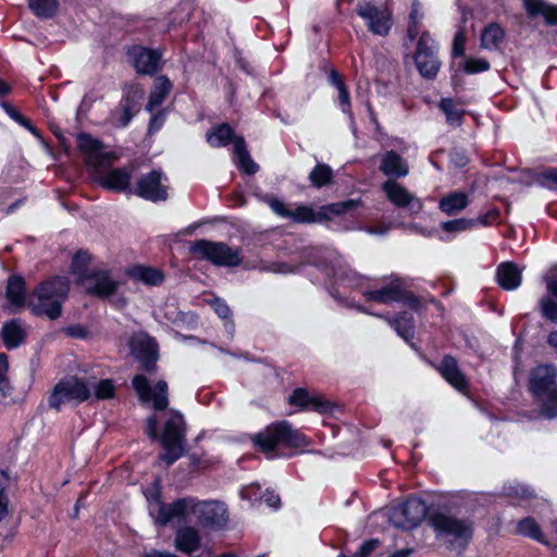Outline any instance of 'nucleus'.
<instances>
[{
	"label": "nucleus",
	"mask_w": 557,
	"mask_h": 557,
	"mask_svg": "<svg viewBox=\"0 0 557 557\" xmlns=\"http://www.w3.org/2000/svg\"><path fill=\"white\" fill-rule=\"evenodd\" d=\"M145 431L150 438L159 440L164 453L160 460L168 466L180 459L185 451V422L183 416L177 411H169L162 433L158 434V418L156 414L147 418Z\"/></svg>",
	"instance_id": "f257e3e1"
},
{
	"label": "nucleus",
	"mask_w": 557,
	"mask_h": 557,
	"mask_svg": "<svg viewBox=\"0 0 557 557\" xmlns=\"http://www.w3.org/2000/svg\"><path fill=\"white\" fill-rule=\"evenodd\" d=\"M69 293V282L64 277H55L40 284L29 296L28 305L33 312L46 315L51 320L61 314V304Z\"/></svg>",
	"instance_id": "f03ea898"
},
{
	"label": "nucleus",
	"mask_w": 557,
	"mask_h": 557,
	"mask_svg": "<svg viewBox=\"0 0 557 557\" xmlns=\"http://www.w3.org/2000/svg\"><path fill=\"white\" fill-rule=\"evenodd\" d=\"M557 371L552 366L536 367L530 377V389L541 401V411L547 418L557 417Z\"/></svg>",
	"instance_id": "7ed1b4c3"
},
{
	"label": "nucleus",
	"mask_w": 557,
	"mask_h": 557,
	"mask_svg": "<svg viewBox=\"0 0 557 557\" xmlns=\"http://www.w3.org/2000/svg\"><path fill=\"white\" fill-rule=\"evenodd\" d=\"M253 443L264 454L273 453L280 445L294 448L307 445L306 437L286 421L270 424L253 437Z\"/></svg>",
	"instance_id": "20e7f679"
},
{
	"label": "nucleus",
	"mask_w": 557,
	"mask_h": 557,
	"mask_svg": "<svg viewBox=\"0 0 557 557\" xmlns=\"http://www.w3.org/2000/svg\"><path fill=\"white\" fill-rule=\"evenodd\" d=\"M430 523L438 539L465 544L472 537V524L467 520L445 513H435L431 517Z\"/></svg>",
	"instance_id": "39448f33"
},
{
	"label": "nucleus",
	"mask_w": 557,
	"mask_h": 557,
	"mask_svg": "<svg viewBox=\"0 0 557 557\" xmlns=\"http://www.w3.org/2000/svg\"><path fill=\"white\" fill-rule=\"evenodd\" d=\"M190 251L216 265L236 267L242 261L239 251L223 243H213L206 239L197 240L191 245Z\"/></svg>",
	"instance_id": "423d86ee"
},
{
	"label": "nucleus",
	"mask_w": 557,
	"mask_h": 557,
	"mask_svg": "<svg viewBox=\"0 0 557 557\" xmlns=\"http://www.w3.org/2000/svg\"><path fill=\"white\" fill-rule=\"evenodd\" d=\"M428 507L419 498H409L394 506L389 511V522L399 529L411 530L418 527L425 518Z\"/></svg>",
	"instance_id": "0eeeda50"
},
{
	"label": "nucleus",
	"mask_w": 557,
	"mask_h": 557,
	"mask_svg": "<svg viewBox=\"0 0 557 557\" xmlns=\"http://www.w3.org/2000/svg\"><path fill=\"white\" fill-rule=\"evenodd\" d=\"M91 396L87 383L77 377H70L59 382L50 396L49 404L55 409L64 404L76 401L82 403Z\"/></svg>",
	"instance_id": "6e6552de"
},
{
	"label": "nucleus",
	"mask_w": 557,
	"mask_h": 557,
	"mask_svg": "<svg viewBox=\"0 0 557 557\" xmlns=\"http://www.w3.org/2000/svg\"><path fill=\"white\" fill-rule=\"evenodd\" d=\"M132 383L141 404L151 406L157 411L164 410L168 407V384L165 381H159L154 386H151L144 375H136Z\"/></svg>",
	"instance_id": "1a4fd4ad"
},
{
	"label": "nucleus",
	"mask_w": 557,
	"mask_h": 557,
	"mask_svg": "<svg viewBox=\"0 0 557 557\" xmlns=\"http://www.w3.org/2000/svg\"><path fill=\"white\" fill-rule=\"evenodd\" d=\"M414 62L418 71L425 78H434L441 67L435 42L428 33L422 34L418 41Z\"/></svg>",
	"instance_id": "9d476101"
},
{
	"label": "nucleus",
	"mask_w": 557,
	"mask_h": 557,
	"mask_svg": "<svg viewBox=\"0 0 557 557\" xmlns=\"http://www.w3.org/2000/svg\"><path fill=\"white\" fill-rule=\"evenodd\" d=\"M168 178L161 171L153 170L141 175L137 182V196L150 201H163L168 198Z\"/></svg>",
	"instance_id": "9b49d317"
},
{
	"label": "nucleus",
	"mask_w": 557,
	"mask_h": 557,
	"mask_svg": "<svg viewBox=\"0 0 557 557\" xmlns=\"http://www.w3.org/2000/svg\"><path fill=\"white\" fill-rule=\"evenodd\" d=\"M357 14L363 18L371 33L386 36L392 27L391 13L383 8H377L371 2L362 0L356 7Z\"/></svg>",
	"instance_id": "f8f14e48"
},
{
	"label": "nucleus",
	"mask_w": 557,
	"mask_h": 557,
	"mask_svg": "<svg viewBox=\"0 0 557 557\" xmlns=\"http://www.w3.org/2000/svg\"><path fill=\"white\" fill-rule=\"evenodd\" d=\"M77 145L78 148L86 153L88 165L94 168L97 172L117 159L114 152H103L101 143L87 134L77 136Z\"/></svg>",
	"instance_id": "ddd939ff"
},
{
	"label": "nucleus",
	"mask_w": 557,
	"mask_h": 557,
	"mask_svg": "<svg viewBox=\"0 0 557 557\" xmlns=\"http://www.w3.org/2000/svg\"><path fill=\"white\" fill-rule=\"evenodd\" d=\"M382 189L386 198L396 207L408 208L411 215L420 213L423 209V203L414 195L409 193L403 185L394 180H387L382 184Z\"/></svg>",
	"instance_id": "4468645a"
},
{
	"label": "nucleus",
	"mask_w": 557,
	"mask_h": 557,
	"mask_svg": "<svg viewBox=\"0 0 557 557\" xmlns=\"http://www.w3.org/2000/svg\"><path fill=\"white\" fill-rule=\"evenodd\" d=\"M190 515L206 525L221 527L226 521V509L219 502H195L190 499Z\"/></svg>",
	"instance_id": "2eb2a0df"
},
{
	"label": "nucleus",
	"mask_w": 557,
	"mask_h": 557,
	"mask_svg": "<svg viewBox=\"0 0 557 557\" xmlns=\"http://www.w3.org/2000/svg\"><path fill=\"white\" fill-rule=\"evenodd\" d=\"M82 284L88 293L99 297H109L119 288V282L113 280L107 271L92 272L82 278Z\"/></svg>",
	"instance_id": "dca6fc26"
},
{
	"label": "nucleus",
	"mask_w": 557,
	"mask_h": 557,
	"mask_svg": "<svg viewBox=\"0 0 557 557\" xmlns=\"http://www.w3.org/2000/svg\"><path fill=\"white\" fill-rule=\"evenodd\" d=\"M131 349L135 358L143 361L146 370H149L157 360V345L154 341L145 333L134 335L131 341Z\"/></svg>",
	"instance_id": "f3484780"
},
{
	"label": "nucleus",
	"mask_w": 557,
	"mask_h": 557,
	"mask_svg": "<svg viewBox=\"0 0 557 557\" xmlns=\"http://www.w3.org/2000/svg\"><path fill=\"white\" fill-rule=\"evenodd\" d=\"M289 403L299 406L304 410H314L320 413L327 412L331 404L319 395H311L304 388H297L289 396Z\"/></svg>",
	"instance_id": "a211bd4d"
},
{
	"label": "nucleus",
	"mask_w": 557,
	"mask_h": 557,
	"mask_svg": "<svg viewBox=\"0 0 557 557\" xmlns=\"http://www.w3.org/2000/svg\"><path fill=\"white\" fill-rule=\"evenodd\" d=\"M133 64L137 72L143 74H152L157 71L160 62V53L141 47H136L131 51Z\"/></svg>",
	"instance_id": "6ab92c4d"
},
{
	"label": "nucleus",
	"mask_w": 557,
	"mask_h": 557,
	"mask_svg": "<svg viewBox=\"0 0 557 557\" xmlns=\"http://www.w3.org/2000/svg\"><path fill=\"white\" fill-rule=\"evenodd\" d=\"M190 499H178L173 504L159 505L156 522L165 525L176 518H186L190 515Z\"/></svg>",
	"instance_id": "aec40b11"
},
{
	"label": "nucleus",
	"mask_w": 557,
	"mask_h": 557,
	"mask_svg": "<svg viewBox=\"0 0 557 557\" xmlns=\"http://www.w3.org/2000/svg\"><path fill=\"white\" fill-rule=\"evenodd\" d=\"M443 377L459 392L466 393L468 389V382L465 375L459 370L456 360L446 356L442 360L438 368Z\"/></svg>",
	"instance_id": "412c9836"
},
{
	"label": "nucleus",
	"mask_w": 557,
	"mask_h": 557,
	"mask_svg": "<svg viewBox=\"0 0 557 557\" xmlns=\"http://www.w3.org/2000/svg\"><path fill=\"white\" fill-rule=\"evenodd\" d=\"M380 170L385 175L395 178L405 177L409 173V166L406 160L393 150L382 156Z\"/></svg>",
	"instance_id": "4be33fe9"
},
{
	"label": "nucleus",
	"mask_w": 557,
	"mask_h": 557,
	"mask_svg": "<svg viewBox=\"0 0 557 557\" xmlns=\"http://www.w3.org/2000/svg\"><path fill=\"white\" fill-rule=\"evenodd\" d=\"M496 277L498 284L506 290H513L521 284V271L512 262L500 263L497 268Z\"/></svg>",
	"instance_id": "5701e85b"
},
{
	"label": "nucleus",
	"mask_w": 557,
	"mask_h": 557,
	"mask_svg": "<svg viewBox=\"0 0 557 557\" xmlns=\"http://www.w3.org/2000/svg\"><path fill=\"white\" fill-rule=\"evenodd\" d=\"M127 275L134 282H140L148 286H158L164 281V273L156 268L134 265L127 270Z\"/></svg>",
	"instance_id": "b1692460"
},
{
	"label": "nucleus",
	"mask_w": 557,
	"mask_h": 557,
	"mask_svg": "<svg viewBox=\"0 0 557 557\" xmlns=\"http://www.w3.org/2000/svg\"><path fill=\"white\" fill-rule=\"evenodd\" d=\"M523 4L531 17L542 15L547 24H557V5L549 4L544 0H524Z\"/></svg>",
	"instance_id": "393cba45"
},
{
	"label": "nucleus",
	"mask_w": 557,
	"mask_h": 557,
	"mask_svg": "<svg viewBox=\"0 0 557 557\" xmlns=\"http://www.w3.org/2000/svg\"><path fill=\"white\" fill-rule=\"evenodd\" d=\"M200 546V536L194 528H182L175 536V547L185 554H191Z\"/></svg>",
	"instance_id": "a878e982"
},
{
	"label": "nucleus",
	"mask_w": 557,
	"mask_h": 557,
	"mask_svg": "<svg viewBox=\"0 0 557 557\" xmlns=\"http://www.w3.org/2000/svg\"><path fill=\"white\" fill-rule=\"evenodd\" d=\"M26 337V329L18 320H12L2 327V338L7 347L16 348Z\"/></svg>",
	"instance_id": "bb28decb"
},
{
	"label": "nucleus",
	"mask_w": 557,
	"mask_h": 557,
	"mask_svg": "<svg viewBox=\"0 0 557 557\" xmlns=\"http://www.w3.org/2000/svg\"><path fill=\"white\" fill-rule=\"evenodd\" d=\"M469 203L468 195L454 191L444 196L438 203L440 209L447 215H454L463 210Z\"/></svg>",
	"instance_id": "cd10ccee"
},
{
	"label": "nucleus",
	"mask_w": 557,
	"mask_h": 557,
	"mask_svg": "<svg viewBox=\"0 0 557 557\" xmlns=\"http://www.w3.org/2000/svg\"><path fill=\"white\" fill-rule=\"evenodd\" d=\"M131 172L125 169H113L101 178V184L108 189L122 191L129 186Z\"/></svg>",
	"instance_id": "c85d7f7f"
},
{
	"label": "nucleus",
	"mask_w": 557,
	"mask_h": 557,
	"mask_svg": "<svg viewBox=\"0 0 557 557\" xmlns=\"http://www.w3.org/2000/svg\"><path fill=\"white\" fill-rule=\"evenodd\" d=\"M234 156L235 162L242 171L247 174L257 172L258 165L250 158L243 137H236L234 139Z\"/></svg>",
	"instance_id": "c756f323"
},
{
	"label": "nucleus",
	"mask_w": 557,
	"mask_h": 557,
	"mask_svg": "<svg viewBox=\"0 0 557 557\" xmlns=\"http://www.w3.org/2000/svg\"><path fill=\"white\" fill-rule=\"evenodd\" d=\"M364 295L368 300L388 304L399 300L403 297V289L399 283H393L381 289L369 290Z\"/></svg>",
	"instance_id": "7c9ffc66"
},
{
	"label": "nucleus",
	"mask_w": 557,
	"mask_h": 557,
	"mask_svg": "<svg viewBox=\"0 0 557 557\" xmlns=\"http://www.w3.org/2000/svg\"><path fill=\"white\" fill-rule=\"evenodd\" d=\"M7 299L10 302V307H22L25 302V286L24 281L20 276H11L8 281Z\"/></svg>",
	"instance_id": "2f4dec72"
},
{
	"label": "nucleus",
	"mask_w": 557,
	"mask_h": 557,
	"mask_svg": "<svg viewBox=\"0 0 557 557\" xmlns=\"http://www.w3.org/2000/svg\"><path fill=\"white\" fill-rule=\"evenodd\" d=\"M171 89L172 84L166 77H157L154 79L153 90L151 91L149 97L147 109L151 111L156 107H158L165 99Z\"/></svg>",
	"instance_id": "473e14b6"
},
{
	"label": "nucleus",
	"mask_w": 557,
	"mask_h": 557,
	"mask_svg": "<svg viewBox=\"0 0 557 557\" xmlns=\"http://www.w3.org/2000/svg\"><path fill=\"white\" fill-rule=\"evenodd\" d=\"M234 131L228 124H222L212 128L207 134V140L211 147L219 148L226 146L232 139L234 140Z\"/></svg>",
	"instance_id": "72a5a7b5"
},
{
	"label": "nucleus",
	"mask_w": 557,
	"mask_h": 557,
	"mask_svg": "<svg viewBox=\"0 0 557 557\" xmlns=\"http://www.w3.org/2000/svg\"><path fill=\"white\" fill-rule=\"evenodd\" d=\"M361 206L360 199H349L346 201L335 202L324 206L321 209L323 214V221L330 219V215H343L349 211H352Z\"/></svg>",
	"instance_id": "f704fd0d"
},
{
	"label": "nucleus",
	"mask_w": 557,
	"mask_h": 557,
	"mask_svg": "<svg viewBox=\"0 0 557 557\" xmlns=\"http://www.w3.org/2000/svg\"><path fill=\"white\" fill-rule=\"evenodd\" d=\"M288 219L299 223H319L323 221V214L314 212L307 206H298L295 209L290 208V214Z\"/></svg>",
	"instance_id": "c9c22d12"
},
{
	"label": "nucleus",
	"mask_w": 557,
	"mask_h": 557,
	"mask_svg": "<svg viewBox=\"0 0 557 557\" xmlns=\"http://www.w3.org/2000/svg\"><path fill=\"white\" fill-rule=\"evenodd\" d=\"M517 531L519 534L529 536L537 542L546 544L540 525L533 518H524L520 520L517 525Z\"/></svg>",
	"instance_id": "e433bc0d"
},
{
	"label": "nucleus",
	"mask_w": 557,
	"mask_h": 557,
	"mask_svg": "<svg viewBox=\"0 0 557 557\" xmlns=\"http://www.w3.org/2000/svg\"><path fill=\"white\" fill-rule=\"evenodd\" d=\"M333 177L332 169L326 164H317L309 174L312 186L321 188L331 183Z\"/></svg>",
	"instance_id": "4c0bfd02"
},
{
	"label": "nucleus",
	"mask_w": 557,
	"mask_h": 557,
	"mask_svg": "<svg viewBox=\"0 0 557 557\" xmlns=\"http://www.w3.org/2000/svg\"><path fill=\"white\" fill-rule=\"evenodd\" d=\"M504 37V33L498 25L491 24L482 33L481 46L485 49H494Z\"/></svg>",
	"instance_id": "58836bf2"
},
{
	"label": "nucleus",
	"mask_w": 557,
	"mask_h": 557,
	"mask_svg": "<svg viewBox=\"0 0 557 557\" xmlns=\"http://www.w3.org/2000/svg\"><path fill=\"white\" fill-rule=\"evenodd\" d=\"M330 79L338 91V101H339L342 111L344 113H349L350 112L349 94H348V90H347L344 82L342 81L339 74L335 71H332L331 75H330Z\"/></svg>",
	"instance_id": "ea45409f"
},
{
	"label": "nucleus",
	"mask_w": 557,
	"mask_h": 557,
	"mask_svg": "<svg viewBox=\"0 0 557 557\" xmlns=\"http://www.w3.org/2000/svg\"><path fill=\"white\" fill-rule=\"evenodd\" d=\"M30 10L39 17H50L58 9V0H28Z\"/></svg>",
	"instance_id": "a19ab883"
},
{
	"label": "nucleus",
	"mask_w": 557,
	"mask_h": 557,
	"mask_svg": "<svg viewBox=\"0 0 557 557\" xmlns=\"http://www.w3.org/2000/svg\"><path fill=\"white\" fill-rule=\"evenodd\" d=\"M440 108L444 111L446 114L447 122L453 125H459L462 117V111L457 108L455 102L449 99L445 98L442 99L440 102Z\"/></svg>",
	"instance_id": "79ce46f5"
},
{
	"label": "nucleus",
	"mask_w": 557,
	"mask_h": 557,
	"mask_svg": "<svg viewBox=\"0 0 557 557\" xmlns=\"http://www.w3.org/2000/svg\"><path fill=\"white\" fill-rule=\"evenodd\" d=\"M474 226V221L470 219H456L442 223V228L449 233H460Z\"/></svg>",
	"instance_id": "37998d69"
},
{
	"label": "nucleus",
	"mask_w": 557,
	"mask_h": 557,
	"mask_svg": "<svg viewBox=\"0 0 557 557\" xmlns=\"http://www.w3.org/2000/svg\"><path fill=\"white\" fill-rule=\"evenodd\" d=\"M94 389L95 397L97 399H110L115 394V386L109 379L99 381L96 385H94Z\"/></svg>",
	"instance_id": "c03bdc74"
},
{
	"label": "nucleus",
	"mask_w": 557,
	"mask_h": 557,
	"mask_svg": "<svg viewBox=\"0 0 557 557\" xmlns=\"http://www.w3.org/2000/svg\"><path fill=\"white\" fill-rule=\"evenodd\" d=\"M540 308L545 319L557 323V302H555L550 297H543L540 300Z\"/></svg>",
	"instance_id": "a18cd8bd"
},
{
	"label": "nucleus",
	"mask_w": 557,
	"mask_h": 557,
	"mask_svg": "<svg viewBox=\"0 0 557 557\" xmlns=\"http://www.w3.org/2000/svg\"><path fill=\"white\" fill-rule=\"evenodd\" d=\"M395 329L403 338L409 339L412 336V318L406 314L399 317L395 321Z\"/></svg>",
	"instance_id": "49530a36"
},
{
	"label": "nucleus",
	"mask_w": 557,
	"mask_h": 557,
	"mask_svg": "<svg viewBox=\"0 0 557 557\" xmlns=\"http://www.w3.org/2000/svg\"><path fill=\"white\" fill-rule=\"evenodd\" d=\"M463 69L469 74H475L487 71L490 63L485 59H469L465 62Z\"/></svg>",
	"instance_id": "de8ad7c7"
},
{
	"label": "nucleus",
	"mask_w": 557,
	"mask_h": 557,
	"mask_svg": "<svg viewBox=\"0 0 557 557\" xmlns=\"http://www.w3.org/2000/svg\"><path fill=\"white\" fill-rule=\"evenodd\" d=\"M465 41H466V35L463 30H459L453 42V55L454 57H460L465 52Z\"/></svg>",
	"instance_id": "09e8293b"
},
{
	"label": "nucleus",
	"mask_w": 557,
	"mask_h": 557,
	"mask_svg": "<svg viewBox=\"0 0 557 557\" xmlns=\"http://www.w3.org/2000/svg\"><path fill=\"white\" fill-rule=\"evenodd\" d=\"M90 256L87 252L79 251L77 252L72 261L73 270L77 273H81L84 267L89 262Z\"/></svg>",
	"instance_id": "8fccbe9b"
},
{
	"label": "nucleus",
	"mask_w": 557,
	"mask_h": 557,
	"mask_svg": "<svg viewBox=\"0 0 557 557\" xmlns=\"http://www.w3.org/2000/svg\"><path fill=\"white\" fill-rule=\"evenodd\" d=\"M366 233L370 235L383 236L392 230V223H380L379 225H368L362 227Z\"/></svg>",
	"instance_id": "3c124183"
},
{
	"label": "nucleus",
	"mask_w": 557,
	"mask_h": 557,
	"mask_svg": "<svg viewBox=\"0 0 557 557\" xmlns=\"http://www.w3.org/2000/svg\"><path fill=\"white\" fill-rule=\"evenodd\" d=\"M269 206L277 215L288 219L290 214V208H287L285 203L278 199H271L269 201Z\"/></svg>",
	"instance_id": "603ef678"
},
{
	"label": "nucleus",
	"mask_w": 557,
	"mask_h": 557,
	"mask_svg": "<svg viewBox=\"0 0 557 557\" xmlns=\"http://www.w3.org/2000/svg\"><path fill=\"white\" fill-rule=\"evenodd\" d=\"M7 112L13 117L15 121L24 125L27 129H29L33 134L37 135V129L33 127V125L24 119L16 110L10 108L9 106H4Z\"/></svg>",
	"instance_id": "864d4df0"
},
{
	"label": "nucleus",
	"mask_w": 557,
	"mask_h": 557,
	"mask_svg": "<svg viewBox=\"0 0 557 557\" xmlns=\"http://www.w3.org/2000/svg\"><path fill=\"white\" fill-rule=\"evenodd\" d=\"M379 545L376 540L364 542L356 553L357 557H368Z\"/></svg>",
	"instance_id": "5fc2aeb1"
},
{
	"label": "nucleus",
	"mask_w": 557,
	"mask_h": 557,
	"mask_svg": "<svg viewBox=\"0 0 557 557\" xmlns=\"http://www.w3.org/2000/svg\"><path fill=\"white\" fill-rule=\"evenodd\" d=\"M420 20L417 9H413L410 14V24L408 27V35L410 38H414L418 34V22Z\"/></svg>",
	"instance_id": "6e6d98bb"
},
{
	"label": "nucleus",
	"mask_w": 557,
	"mask_h": 557,
	"mask_svg": "<svg viewBox=\"0 0 557 557\" xmlns=\"http://www.w3.org/2000/svg\"><path fill=\"white\" fill-rule=\"evenodd\" d=\"M212 307L219 317L226 319L230 315V308L224 301L214 299L212 301Z\"/></svg>",
	"instance_id": "4d7b16f0"
},
{
	"label": "nucleus",
	"mask_w": 557,
	"mask_h": 557,
	"mask_svg": "<svg viewBox=\"0 0 557 557\" xmlns=\"http://www.w3.org/2000/svg\"><path fill=\"white\" fill-rule=\"evenodd\" d=\"M66 335L77 338H83L86 336V331L81 325H72L65 330Z\"/></svg>",
	"instance_id": "13d9d810"
},
{
	"label": "nucleus",
	"mask_w": 557,
	"mask_h": 557,
	"mask_svg": "<svg viewBox=\"0 0 557 557\" xmlns=\"http://www.w3.org/2000/svg\"><path fill=\"white\" fill-rule=\"evenodd\" d=\"M141 557H176L175 554L169 552H160L152 549L150 552H146L141 555Z\"/></svg>",
	"instance_id": "bf43d9fd"
},
{
	"label": "nucleus",
	"mask_w": 557,
	"mask_h": 557,
	"mask_svg": "<svg viewBox=\"0 0 557 557\" xmlns=\"http://www.w3.org/2000/svg\"><path fill=\"white\" fill-rule=\"evenodd\" d=\"M451 161L455 163L456 166H465L468 162V159L466 156H463L460 152H454L451 154Z\"/></svg>",
	"instance_id": "052dcab7"
},
{
	"label": "nucleus",
	"mask_w": 557,
	"mask_h": 557,
	"mask_svg": "<svg viewBox=\"0 0 557 557\" xmlns=\"http://www.w3.org/2000/svg\"><path fill=\"white\" fill-rule=\"evenodd\" d=\"M8 498L3 493H0V520L8 515Z\"/></svg>",
	"instance_id": "680f3d73"
},
{
	"label": "nucleus",
	"mask_w": 557,
	"mask_h": 557,
	"mask_svg": "<svg viewBox=\"0 0 557 557\" xmlns=\"http://www.w3.org/2000/svg\"><path fill=\"white\" fill-rule=\"evenodd\" d=\"M8 371V360L3 354H0V383L2 379L5 377Z\"/></svg>",
	"instance_id": "e2e57ef3"
},
{
	"label": "nucleus",
	"mask_w": 557,
	"mask_h": 557,
	"mask_svg": "<svg viewBox=\"0 0 557 557\" xmlns=\"http://www.w3.org/2000/svg\"><path fill=\"white\" fill-rule=\"evenodd\" d=\"M546 287L548 293L557 298V280L556 278H548L546 281Z\"/></svg>",
	"instance_id": "0e129e2a"
},
{
	"label": "nucleus",
	"mask_w": 557,
	"mask_h": 557,
	"mask_svg": "<svg viewBox=\"0 0 557 557\" xmlns=\"http://www.w3.org/2000/svg\"><path fill=\"white\" fill-rule=\"evenodd\" d=\"M411 554V548H401L388 554L387 557H409Z\"/></svg>",
	"instance_id": "69168bd1"
},
{
	"label": "nucleus",
	"mask_w": 557,
	"mask_h": 557,
	"mask_svg": "<svg viewBox=\"0 0 557 557\" xmlns=\"http://www.w3.org/2000/svg\"><path fill=\"white\" fill-rule=\"evenodd\" d=\"M264 500L271 507H277L280 504V497L273 493H269Z\"/></svg>",
	"instance_id": "338daca9"
},
{
	"label": "nucleus",
	"mask_w": 557,
	"mask_h": 557,
	"mask_svg": "<svg viewBox=\"0 0 557 557\" xmlns=\"http://www.w3.org/2000/svg\"><path fill=\"white\" fill-rule=\"evenodd\" d=\"M544 176L548 182H552L555 186H557V170H549L544 174Z\"/></svg>",
	"instance_id": "774afa93"
}]
</instances>
